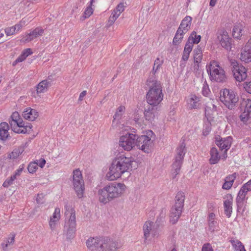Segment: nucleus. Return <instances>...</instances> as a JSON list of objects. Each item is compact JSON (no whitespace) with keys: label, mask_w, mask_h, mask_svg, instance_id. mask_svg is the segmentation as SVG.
<instances>
[{"label":"nucleus","mask_w":251,"mask_h":251,"mask_svg":"<svg viewBox=\"0 0 251 251\" xmlns=\"http://www.w3.org/2000/svg\"><path fill=\"white\" fill-rule=\"evenodd\" d=\"M133 158L121 155L116 158L109 167L106 178L109 181L119 178L122 174L132 170Z\"/></svg>","instance_id":"1"},{"label":"nucleus","mask_w":251,"mask_h":251,"mask_svg":"<svg viewBox=\"0 0 251 251\" xmlns=\"http://www.w3.org/2000/svg\"><path fill=\"white\" fill-rule=\"evenodd\" d=\"M126 188L124 183L116 182L109 183L98 190V197L100 202L106 204L113 200L120 197Z\"/></svg>","instance_id":"2"},{"label":"nucleus","mask_w":251,"mask_h":251,"mask_svg":"<svg viewBox=\"0 0 251 251\" xmlns=\"http://www.w3.org/2000/svg\"><path fill=\"white\" fill-rule=\"evenodd\" d=\"M87 248L91 251H116L122 244L107 237L89 238L86 242Z\"/></svg>","instance_id":"3"},{"label":"nucleus","mask_w":251,"mask_h":251,"mask_svg":"<svg viewBox=\"0 0 251 251\" xmlns=\"http://www.w3.org/2000/svg\"><path fill=\"white\" fill-rule=\"evenodd\" d=\"M146 86L149 89L146 95L147 102L150 105L157 106L164 98L161 82L154 76L151 75L147 80Z\"/></svg>","instance_id":"4"},{"label":"nucleus","mask_w":251,"mask_h":251,"mask_svg":"<svg viewBox=\"0 0 251 251\" xmlns=\"http://www.w3.org/2000/svg\"><path fill=\"white\" fill-rule=\"evenodd\" d=\"M9 124L11 129L16 133L25 134L29 133L31 130V124L24 122L20 118L18 112H14L10 117Z\"/></svg>","instance_id":"5"},{"label":"nucleus","mask_w":251,"mask_h":251,"mask_svg":"<svg viewBox=\"0 0 251 251\" xmlns=\"http://www.w3.org/2000/svg\"><path fill=\"white\" fill-rule=\"evenodd\" d=\"M185 195L184 193L178 192L175 198V203L170 211V222L175 224L178 220L184 206Z\"/></svg>","instance_id":"6"},{"label":"nucleus","mask_w":251,"mask_h":251,"mask_svg":"<svg viewBox=\"0 0 251 251\" xmlns=\"http://www.w3.org/2000/svg\"><path fill=\"white\" fill-rule=\"evenodd\" d=\"M207 71L209 74L210 78L212 80L222 82L226 79L224 70L216 62L210 64L209 67L207 69Z\"/></svg>","instance_id":"7"},{"label":"nucleus","mask_w":251,"mask_h":251,"mask_svg":"<svg viewBox=\"0 0 251 251\" xmlns=\"http://www.w3.org/2000/svg\"><path fill=\"white\" fill-rule=\"evenodd\" d=\"M220 98L221 101L229 109H233L238 101V97L234 92L227 89L223 90Z\"/></svg>","instance_id":"8"},{"label":"nucleus","mask_w":251,"mask_h":251,"mask_svg":"<svg viewBox=\"0 0 251 251\" xmlns=\"http://www.w3.org/2000/svg\"><path fill=\"white\" fill-rule=\"evenodd\" d=\"M148 135H142L136 137V145L137 147L145 152L149 153L151 151L153 146V140L149 136L153 134L152 131L148 132Z\"/></svg>","instance_id":"9"},{"label":"nucleus","mask_w":251,"mask_h":251,"mask_svg":"<svg viewBox=\"0 0 251 251\" xmlns=\"http://www.w3.org/2000/svg\"><path fill=\"white\" fill-rule=\"evenodd\" d=\"M73 182L74 189L77 197L81 198L83 196L84 191V182L80 170L76 169L73 173Z\"/></svg>","instance_id":"10"},{"label":"nucleus","mask_w":251,"mask_h":251,"mask_svg":"<svg viewBox=\"0 0 251 251\" xmlns=\"http://www.w3.org/2000/svg\"><path fill=\"white\" fill-rule=\"evenodd\" d=\"M231 70L235 79L239 82L244 81L247 77V70L243 66L238 62L232 60L230 61Z\"/></svg>","instance_id":"11"},{"label":"nucleus","mask_w":251,"mask_h":251,"mask_svg":"<svg viewBox=\"0 0 251 251\" xmlns=\"http://www.w3.org/2000/svg\"><path fill=\"white\" fill-rule=\"evenodd\" d=\"M136 136L135 134L133 133H127L122 136L119 140V146L125 151H130L136 145Z\"/></svg>","instance_id":"12"},{"label":"nucleus","mask_w":251,"mask_h":251,"mask_svg":"<svg viewBox=\"0 0 251 251\" xmlns=\"http://www.w3.org/2000/svg\"><path fill=\"white\" fill-rule=\"evenodd\" d=\"M158 226L151 221L146 222L143 226L144 236L145 240H147L151 235L153 237L157 236Z\"/></svg>","instance_id":"13"},{"label":"nucleus","mask_w":251,"mask_h":251,"mask_svg":"<svg viewBox=\"0 0 251 251\" xmlns=\"http://www.w3.org/2000/svg\"><path fill=\"white\" fill-rule=\"evenodd\" d=\"M217 34V37L221 46L227 50H230L231 49L232 39L229 37L227 32L225 29H222L218 30Z\"/></svg>","instance_id":"14"},{"label":"nucleus","mask_w":251,"mask_h":251,"mask_svg":"<svg viewBox=\"0 0 251 251\" xmlns=\"http://www.w3.org/2000/svg\"><path fill=\"white\" fill-rule=\"evenodd\" d=\"M232 140V138L231 136H228L224 138L218 136L216 137L215 143L221 150L227 151L231 146Z\"/></svg>","instance_id":"15"},{"label":"nucleus","mask_w":251,"mask_h":251,"mask_svg":"<svg viewBox=\"0 0 251 251\" xmlns=\"http://www.w3.org/2000/svg\"><path fill=\"white\" fill-rule=\"evenodd\" d=\"M44 33V29L41 27H37L27 34L22 39L24 42H29L38 37L41 36Z\"/></svg>","instance_id":"16"},{"label":"nucleus","mask_w":251,"mask_h":251,"mask_svg":"<svg viewBox=\"0 0 251 251\" xmlns=\"http://www.w3.org/2000/svg\"><path fill=\"white\" fill-rule=\"evenodd\" d=\"M185 144L182 142L176 149V154L173 164L182 165L184 156L186 153Z\"/></svg>","instance_id":"17"},{"label":"nucleus","mask_w":251,"mask_h":251,"mask_svg":"<svg viewBox=\"0 0 251 251\" xmlns=\"http://www.w3.org/2000/svg\"><path fill=\"white\" fill-rule=\"evenodd\" d=\"M52 78L49 76L46 79L43 80L41 81L36 86V92L38 94L44 93L48 90L49 87L52 84Z\"/></svg>","instance_id":"18"},{"label":"nucleus","mask_w":251,"mask_h":251,"mask_svg":"<svg viewBox=\"0 0 251 251\" xmlns=\"http://www.w3.org/2000/svg\"><path fill=\"white\" fill-rule=\"evenodd\" d=\"M22 116L26 120L34 121L38 117L39 114L36 110L27 107L23 112Z\"/></svg>","instance_id":"19"},{"label":"nucleus","mask_w":251,"mask_h":251,"mask_svg":"<svg viewBox=\"0 0 251 251\" xmlns=\"http://www.w3.org/2000/svg\"><path fill=\"white\" fill-rule=\"evenodd\" d=\"M157 109V107L156 106L150 105L148 106L147 108L145 109L144 113L145 119L151 123L156 115Z\"/></svg>","instance_id":"20"},{"label":"nucleus","mask_w":251,"mask_h":251,"mask_svg":"<svg viewBox=\"0 0 251 251\" xmlns=\"http://www.w3.org/2000/svg\"><path fill=\"white\" fill-rule=\"evenodd\" d=\"M69 227L67 229V238L71 239L74 237L76 230V221L74 216H72L71 220L68 221Z\"/></svg>","instance_id":"21"},{"label":"nucleus","mask_w":251,"mask_h":251,"mask_svg":"<svg viewBox=\"0 0 251 251\" xmlns=\"http://www.w3.org/2000/svg\"><path fill=\"white\" fill-rule=\"evenodd\" d=\"M125 112V107L123 105H121L117 108L115 114L113 116V120L112 122L113 127L117 128V125L119 122V120L121 119L123 115Z\"/></svg>","instance_id":"22"},{"label":"nucleus","mask_w":251,"mask_h":251,"mask_svg":"<svg viewBox=\"0 0 251 251\" xmlns=\"http://www.w3.org/2000/svg\"><path fill=\"white\" fill-rule=\"evenodd\" d=\"M192 18L190 16H186L182 21L178 29L186 33L190 28L192 24Z\"/></svg>","instance_id":"23"},{"label":"nucleus","mask_w":251,"mask_h":251,"mask_svg":"<svg viewBox=\"0 0 251 251\" xmlns=\"http://www.w3.org/2000/svg\"><path fill=\"white\" fill-rule=\"evenodd\" d=\"M9 126L6 122L1 123L0 124V139L2 140H6L9 137L8 130Z\"/></svg>","instance_id":"24"},{"label":"nucleus","mask_w":251,"mask_h":251,"mask_svg":"<svg viewBox=\"0 0 251 251\" xmlns=\"http://www.w3.org/2000/svg\"><path fill=\"white\" fill-rule=\"evenodd\" d=\"M60 210L59 208L56 207L52 217H50L49 222V225L50 229L53 230L55 228L56 222L59 221L60 218Z\"/></svg>","instance_id":"25"},{"label":"nucleus","mask_w":251,"mask_h":251,"mask_svg":"<svg viewBox=\"0 0 251 251\" xmlns=\"http://www.w3.org/2000/svg\"><path fill=\"white\" fill-rule=\"evenodd\" d=\"M201 39V35H198L196 31H193L189 36L186 44L189 45L191 47H193L194 44H197Z\"/></svg>","instance_id":"26"},{"label":"nucleus","mask_w":251,"mask_h":251,"mask_svg":"<svg viewBox=\"0 0 251 251\" xmlns=\"http://www.w3.org/2000/svg\"><path fill=\"white\" fill-rule=\"evenodd\" d=\"M210 157L209 160L210 164H215L217 163L220 159V156L219 154L217 149L215 147H212L210 151Z\"/></svg>","instance_id":"27"},{"label":"nucleus","mask_w":251,"mask_h":251,"mask_svg":"<svg viewBox=\"0 0 251 251\" xmlns=\"http://www.w3.org/2000/svg\"><path fill=\"white\" fill-rule=\"evenodd\" d=\"M202 56V47L200 45H198L193 50L194 62L201 63Z\"/></svg>","instance_id":"28"},{"label":"nucleus","mask_w":251,"mask_h":251,"mask_svg":"<svg viewBox=\"0 0 251 251\" xmlns=\"http://www.w3.org/2000/svg\"><path fill=\"white\" fill-rule=\"evenodd\" d=\"M247 192H248L245 190L244 188L241 187L236 198V202L238 207H242Z\"/></svg>","instance_id":"29"},{"label":"nucleus","mask_w":251,"mask_h":251,"mask_svg":"<svg viewBox=\"0 0 251 251\" xmlns=\"http://www.w3.org/2000/svg\"><path fill=\"white\" fill-rule=\"evenodd\" d=\"M200 98L196 95H192L188 101V103L191 108L197 109L200 107Z\"/></svg>","instance_id":"30"},{"label":"nucleus","mask_w":251,"mask_h":251,"mask_svg":"<svg viewBox=\"0 0 251 251\" xmlns=\"http://www.w3.org/2000/svg\"><path fill=\"white\" fill-rule=\"evenodd\" d=\"M186 33L181 31L180 29H178L176 33L175 36L173 39V43L174 45H178L179 44L182 39L183 38L184 35Z\"/></svg>","instance_id":"31"},{"label":"nucleus","mask_w":251,"mask_h":251,"mask_svg":"<svg viewBox=\"0 0 251 251\" xmlns=\"http://www.w3.org/2000/svg\"><path fill=\"white\" fill-rule=\"evenodd\" d=\"M235 178V174H233L228 177H226L225 180V182L223 185V189L226 190L230 189L231 187Z\"/></svg>","instance_id":"32"},{"label":"nucleus","mask_w":251,"mask_h":251,"mask_svg":"<svg viewBox=\"0 0 251 251\" xmlns=\"http://www.w3.org/2000/svg\"><path fill=\"white\" fill-rule=\"evenodd\" d=\"M225 213L228 217H230L232 213V199H227L224 203Z\"/></svg>","instance_id":"33"},{"label":"nucleus","mask_w":251,"mask_h":251,"mask_svg":"<svg viewBox=\"0 0 251 251\" xmlns=\"http://www.w3.org/2000/svg\"><path fill=\"white\" fill-rule=\"evenodd\" d=\"M193 48L188 44H185L182 53L181 60L184 62L187 61L189 58L190 53L192 50Z\"/></svg>","instance_id":"34"},{"label":"nucleus","mask_w":251,"mask_h":251,"mask_svg":"<svg viewBox=\"0 0 251 251\" xmlns=\"http://www.w3.org/2000/svg\"><path fill=\"white\" fill-rule=\"evenodd\" d=\"M241 108H244V111L251 113V100L250 99H243L241 102Z\"/></svg>","instance_id":"35"},{"label":"nucleus","mask_w":251,"mask_h":251,"mask_svg":"<svg viewBox=\"0 0 251 251\" xmlns=\"http://www.w3.org/2000/svg\"><path fill=\"white\" fill-rule=\"evenodd\" d=\"M65 215L66 216H69V220H71L72 216H74L75 220V209L72 207V205L66 204L65 206Z\"/></svg>","instance_id":"36"},{"label":"nucleus","mask_w":251,"mask_h":251,"mask_svg":"<svg viewBox=\"0 0 251 251\" xmlns=\"http://www.w3.org/2000/svg\"><path fill=\"white\" fill-rule=\"evenodd\" d=\"M242 26L241 25H235L233 28L232 35L234 38L239 39L242 35Z\"/></svg>","instance_id":"37"},{"label":"nucleus","mask_w":251,"mask_h":251,"mask_svg":"<svg viewBox=\"0 0 251 251\" xmlns=\"http://www.w3.org/2000/svg\"><path fill=\"white\" fill-rule=\"evenodd\" d=\"M250 113L243 112L239 116V119L244 125H247L250 122Z\"/></svg>","instance_id":"38"},{"label":"nucleus","mask_w":251,"mask_h":251,"mask_svg":"<svg viewBox=\"0 0 251 251\" xmlns=\"http://www.w3.org/2000/svg\"><path fill=\"white\" fill-rule=\"evenodd\" d=\"M232 245L236 251H246L244 245L238 240H231Z\"/></svg>","instance_id":"39"},{"label":"nucleus","mask_w":251,"mask_h":251,"mask_svg":"<svg viewBox=\"0 0 251 251\" xmlns=\"http://www.w3.org/2000/svg\"><path fill=\"white\" fill-rule=\"evenodd\" d=\"M10 235H11V237H9L7 239L6 243H3L1 244V246L2 247L3 250L4 251H7V248L9 246H10L11 245H13L14 243L15 234L14 233H12L10 234Z\"/></svg>","instance_id":"40"},{"label":"nucleus","mask_w":251,"mask_h":251,"mask_svg":"<svg viewBox=\"0 0 251 251\" xmlns=\"http://www.w3.org/2000/svg\"><path fill=\"white\" fill-rule=\"evenodd\" d=\"M181 165L173 164L172 170V178L175 179L179 173Z\"/></svg>","instance_id":"41"},{"label":"nucleus","mask_w":251,"mask_h":251,"mask_svg":"<svg viewBox=\"0 0 251 251\" xmlns=\"http://www.w3.org/2000/svg\"><path fill=\"white\" fill-rule=\"evenodd\" d=\"M119 14L115 13L113 11L111 13L110 16L109 18L107 25L108 26L112 25L115 21L117 20V19L119 17Z\"/></svg>","instance_id":"42"},{"label":"nucleus","mask_w":251,"mask_h":251,"mask_svg":"<svg viewBox=\"0 0 251 251\" xmlns=\"http://www.w3.org/2000/svg\"><path fill=\"white\" fill-rule=\"evenodd\" d=\"M163 60H160L159 59V58H157L156 59V60H155L154 63V66L153 67V75H152L154 76L155 73L159 69V68L162 65V64H163Z\"/></svg>","instance_id":"43"},{"label":"nucleus","mask_w":251,"mask_h":251,"mask_svg":"<svg viewBox=\"0 0 251 251\" xmlns=\"http://www.w3.org/2000/svg\"><path fill=\"white\" fill-rule=\"evenodd\" d=\"M16 176L15 175H13L11 176L9 178H7L5 180L2 184V186L4 187H8L13 183V181L16 179Z\"/></svg>","instance_id":"44"},{"label":"nucleus","mask_w":251,"mask_h":251,"mask_svg":"<svg viewBox=\"0 0 251 251\" xmlns=\"http://www.w3.org/2000/svg\"><path fill=\"white\" fill-rule=\"evenodd\" d=\"M23 151V150L16 149L9 154L10 158L12 159L17 158Z\"/></svg>","instance_id":"45"},{"label":"nucleus","mask_w":251,"mask_h":251,"mask_svg":"<svg viewBox=\"0 0 251 251\" xmlns=\"http://www.w3.org/2000/svg\"><path fill=\"white\" fill-rule=\"evenodd\" d=\"M38 169L37 163L35 162L30 163L27 167V170L29 173H33Z\"/></svg>","instance_id":"46"},{"label":"nucleus","mask_w":251,"mask_h":251,"mask_svg":"<svg viewBox=\"0 0 251 251\" xmlns=\"http://www.w3.org/2000/svg\"><path fill=\"white\" fill-rule=\"evenodd\" d=\"M125 5L124 3H119L113 10L114 12L117 13H119V15L123 12L125 10Z\"/></svg>","instance_id":"47"},{"label":"nucleus","mask_w":251,"mask_h":251,"mask_svg":"<svg viewBox=\"0 0 251 251\" xmlns=\"http://www.w3.org/2000/svg\"><path fill=\"white\" fill-rule=\"evenodd\" d=\"M209 230L211 232L215 231L217 226V223L215 220L208 221Z\"/></svg>","instance_id":"48"},{"label":"nucleus","mask_w":251,"mask_h":251,"mask_svg":"<svg viewBox=\"0 0 251 251\" xmlns=\"http://www.w3.org/2000/svg\"><path fill=\"white\" fill-rule=\"evenodd\" d=\"M210 92V90L209 89L208 85L207 84L206 82L205 81L204 84H203V87H202V93L203 96H207L208 95V94H209Z\"/></svg>","instance_id":"49"},{"label":"nucleus","mask_w":251,"mask_h":251,"mask_svg":"<svg viewBox=\"0 0 251 251\" xmlns=\"http://www.w3.org/2000/svg\"><path fill=\"white\" fill-rule=\"evenodd\" d=\"M93 10L91 6H88L84 12V15L85 18L89 17L93 13Z\"/></svg>","instance_id":"50"},{"label":"nucleus","mask_w":251,"mask_h":251,"mask_svg":"<svg viewBox=\"0 0 251 251\" xmlns=\"http://www.w3.org/2000/svg\"><path fill=\"white\" fill-rule=\"evenodd\" d=\"M16 31V27L12 26L10 27L6 28L5 29V32L7 36L11 35L13 34Z\"/></svg>","instance_id":"51"},{"label":"nucleus","mask_w":251,"mask_h":251,"mask_svg":"<svg viewBox=\"0 0 251 251\" xmlns=\"http://www.w3.org/2000/svg\"><path fill=\"white\" fill-rule=\"evenodd\" d=\"M201 251H213V250L209 243H206L203 245Z\"/></svg>","instance_id":"52"},{"label":"nucleus","mask_w":251,"mask_h":251,"mask_svg":"<svg viewBox=\"0 0 251 251\" xmlns=\"http://www.w3.org/2000/svg\"><path fill=\"white\" fill-rule=\"evenodd\" d=\"M26 57H25L24 54H21V55H20L16 59V60L13 62V65H15L16 64L19 62H21L23 61L24 60H25Z\"/></svg>","instance_id":"53"},{"label":"nucleus","mask_w":251,"mask_h":251,"mask_svg":"<svg viewBox=\"0 0 251 251\" xmlns=\"http://www.w3.org/2000/svg\"><path fill=\"white\" fill-rule=\"evenodd\" d=\"M35 162L37 163V166H39L42 168L44 167L46 162L45 159L43 158H41L39 160H36Z\"/></svg>","instance_id":"54"},{"label":"nucleus","mask_w":251,"mask_h":251,"mask_svg":"<svg viewBox=\"0 0 251 251\" xmlns=\"http://www.w3.org/2000/svg\"><path fill=\"white\" fill-rule=\"evenodd\" d=\"M242 187L244 188L247 192L251 191V179L245 184Z\"/></svg>","instance_id":"55"},{"label":"nucleus","mask_w":251,"mask_h":251,"mask_svg":"<svg viewBox=\"0 0 251 251\" xmlns=\"http://www.w3.org/2000/svg\"><path fill=\"white\" fill-rule=\"evenodd\" d=\"M24 169V165L22 164V165H20L19 169L16 170L14 175H15L16 176H20L21 175V173L23 171Z\"/></svg>","instance_id":"56"},{"label":"nucleus","mask_w":251,"mask_h":251,"mask_svg":"<svg viewBox=\"0 0 251 251\" xmlns=\"http://www.w3.org/2000/svg\"><path fill=\"white\" fill-rule=\"evenodd\" d=\"M244 88L249 93L251 94V81L249 82H246Z\"/></svg>","instance_id":"57"},{"label":"nucleus","mask_w":251,"mask_h":251,"mask_svg":"<svg viewBox=\"0 0 251 251\" xmlns=\"http://www.w3.org/2000/svg\"><path fill=\"white\" fill-rule=\"evenodd\" d=\"M32 53L31 49L28 48L25 50L23 52L22 54H24L25 57L26 58L28 56Z\"/></svg>","instance_id":"58"},{"label":"nucleus","mask_w":251,"mask_h":251,"mask_svg":"<svg viewBox=\"0 0 251 251\" xmlns=\"http://www.w3.org/2000/svg\"><path fill=\"white\" fill-rule=\"evenodd\" d=\"M194 62V72L195 73H197L198 72V71L199 70V68L200 67V65H201V63H196L195 62Z\"/></svg>","instance_id":"59"},{"label":"nucleus","mask_w":251,"mask_h":251,"mask_svg":"<svg viewBox=\"0 0 251 251\" xmlns=\"http://www.w3.org/2000/svg\"><path fill=\"white\" fill-rule=\"evenodd\" d=\"M86 91H83L79 95V100L81 101L83 100V98L86 96Z\"/></svg>","instance_id":"60"},{"label":"nucleus","mask_w":251,"mask_h":251,"mask_svg":"<svg viewBox=\"0 0 251 251\" xmlns=\"http://www.w3.org/2000/svg\"><path fill=\"white\" fill-rule=\"evenodd\" d=\"M166 213V210L165 208H162L160 213V217L162 218L165 217Z\"/></svg>","instance_id":"61"},{"label":"nucleus","mask_w":251,"mask_h":251,"mask_svg":"<svg viewBox=\"0 0 251 251\" xmlns=\"http://www.w3.org/2000/svg\"><path fill=\"white\" fill-rule=\"evenodd\" d=\"M215 215L213 213L209 214L208 216V221L215 220Z\"/></svg>","instance_id":"62"},{"label":"nucleus","mask_w":251,"mask_h":251,"mask_svg":"<svg viewBox=\"0 0 251 251\" xmlns=\"http://www.w3.org/2000/svg\"><path fill=\"white\" fill-rule=\"evenodd\" d=\"M217 0H210L209 5L213 7L214 6L216 3Z\"/></svg>","instance_id":"63"},{"label":"nucleus","mask_w":251,"mask_h":251,"mask_svg":"<svg viewBox=\"0 0 251 251\" xmlns=\"http://www.w3.org/2000/svg\"><path fill=\"white\" fill-rule=\"evenodd\" d=\"M41 197H42V195H39L38 194L37 195V198H36V201H37V202L38 203H42V202L40 200H41Z\"/></svg>","instance_id":"64"}]
</instances>
